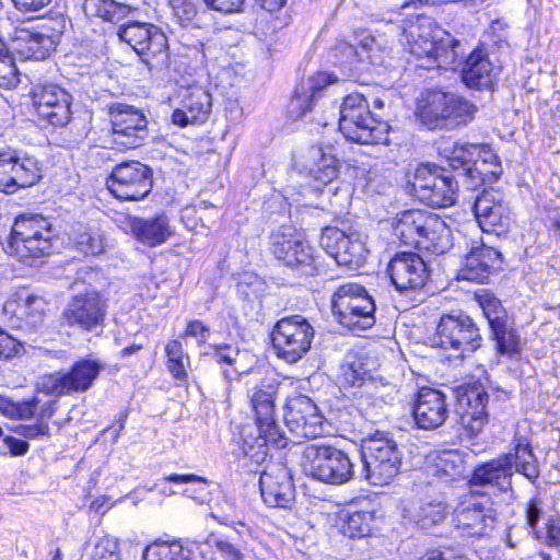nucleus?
<instances>
[{"instance_id":"obj_1","label":"nucleus","mask_w":560,"mask_h":560,"mask_svg":"<svg viewBox=\"0 0 560 560\" xmlns=\"http://www.w3.org/2000/svg\"><path fill=\"white\" fill-rule=\"evenodd\" d=\"M405 47L423 69H446L457 60L459 40L424 14L405 21L402 28Z\"/></svg>"},{"instance_id":"obj_2","label":"nucleus","mask_w":560,"mask_h":560,"mask_svg":"<svg viewBox=\"0 0 560 560\" xmlns=\"http://www.w3.org/2000/svg\"><path fill=\"white\" fill-rule=\"evenodd\" d=\"M393 234L400 246L427 255L442 256L453 246L450 225L442 217L422 209L400 211L394 218Z\"/></svg>"},{"instance_id":"obj_3","label":"nucleus","mask_w":560,"mask_h":560,"mask_svg":"<svg viewBox=\"0 0 560 560\" xmlns=\"http://www.w3.org/2000/svg\"><path fill=\"white\" fill-rule=\"evenodd\" d=\"M477 106L465 96L443 91L424 90L416 101L415 117L428 130H452L471 122Z\"/></svg>"},{"instance_id":"obj_4","label":"nucleus","mask_w":560,"mask_h":560,"mask_svg":"<svg viewBox=\"0 0 560 560\" xmlns=\"http://www.w3.org/2000/svg\"><path fill=\"white\" fill-rule=\"evenodd\" d=\"M514 472L522 474L530 480L538 477L537 462L525 438H516L508 454L476 467L470 483L506 492L512 489Z\"/></svg>"},{"instance_id":"obj_5","label":"nucleus","mask_w":560,"mask_h":560,"mask_svg":"<svg viewBox=\"0 0 560 560\" xmlns=\"http://www.w3.org/2000/svg\"><path fill=\"white\" fill-rule=\"evenodd\" d=\"M338 127L352 143L387 145L390 142L389 122L371 112L368 98L361 93H350L343 97Z\"/></svg>"},{"instance_id":"obj_6","label":"nucleus","mask_w":560,"mask_h":560,"mask_svg":"<svg viewBox=\"0 0 560 560\" xmlns=\"http://www.w3.org/2000/svg\"><path fill=\"white\" fill-rule=\"evenodd\" d=\"M58 238V232L46 217L21 214L11 226L8 249L21 261H34L52 255Z\"/></svg>"},{"instance_id":"obj_7","label":"nucleus","mask_w":560,"mask_h":560,"mask_svg":"<svg viewBox=\"0 0 560 560\" xmlns=\"http://www.w3.org/2000/svg\"><path fill=\"white\" fill-rule=\"evenodd\" d=\"M268 250L281 266L300 277H315L320 272L316 249L306 233L291 224L281 225L269 234Z\"/></svg>"},{"instance_id":"obj_8","label":"nucleus","mask_w":560,"mask_h":560,"mask_svg":"<svg viewBox=\"0 0 560 560\" xmlns=\"http://www.w3.org/2000/svg\"><path fill=\"white\" fill-rule=\"evenodd\" d=\"M275 394L276 386L269 384L256 390L252 398L255 428L249 433L252 441L247 440V457L257 465L266 460L270 445L283 448L288 444L275 420Z\"/></svg>"},{"instance_id":"obj_9","label":"nucleus","mask_w":560,"mask_h":560,"mask_svg":"<svg viewBox=\"0 0 560 560\" xmlns=\"http://www.w3.org/2000/svg\"><path fill=\"white\" fill-rule=\"evenodd\" d=\"M406 191L431 208H448L457 202L458 183L434 163H419L406 175Z\"/></svg>"},{"instance_id":"obj_10","label":"nucleus","mask_w":560,"mask_h":560,"mask_svg":"<svg viewBox=\"0 0 560 560\" xmlns=\"http://www.w3.org/2000/svg\"><path fill=\"white\" fill-rule=\"evenodd\" d=\"M330 307L337 323L349 330H365L375 324V302L358 282L337 287L331 294Z\"/></svg>"},{"instance_id":"obj_11","label":"nucleus","mask_w":560,"mask_h":560,"mask_svg":"<svg viewBox=\"0 0 560 560\" xmlns=\"http://www.w3.org/2000/svg\"><path fill=\"white\" fill-rule=\"evenodd\" d=\"M402 454L388 433L377 431L362 444L364 478L374 486L389 483L399 472Z\"/></svg>"},{"instance_id":"obj_12","label":"nucleus","mask_w":560,"mask_h":560,"mask_svg":"<svg viewBox=\"0 0 560 560\" xmlns=\"http://www.w3.org/2000/svg\"><path fill=\"white\" fill-rule=\"evenodd\" d=\"M300 465L305 475L325 483L342 485L353 477V464L349 456L328 445L305 446Z\"/></svg>"},{"instance_id":"obj_13","label":"nucleus","mask_w":560,"mask_h":560,"mask_svg":"<svg viewBox=\"0 0 560 560\" xmlns=\"http://www.w3.org/2000/svg\"><path fill=\"white\" fill-rule=\"evenodd\" d=\"M117 37L126 43L150 68L165 63L170 57L168 39L155 24L127 21L117 28Z\"/></svg>"},{"instance_id":"obj_14","label":"nucleus","mask_w":560,"mask_h":560,"mask_svg":"<svg viewBox=\"0 0 560 560\" xmlns=\"http://www.w3.org/2000/svg\"><path fill=\"white\" fill-rule=\"evenodd\" d=\"M483 341L481 329L474 318L459 312L441 315L427 345L442 350H479Z\"/></svg>"},{"instance_id":"obj_15","label":"nucleus","mask_w":560,"mask_h":560,"mask_svg":"<svg viewBox=\"0 0 560 560\" xmlns=\"http://www.w3.org/2000/svg\"><path fill=\"white\" fill-rule=\"evenodd\" d=\"M107 114L110 141L117 150L129 151L144 144L149 121L141 108L116 102L108 105Z\"/></svg>"},{"instance_id":"obj_16","label":"nucleus","mask_w":560,"mask_h":560,"mask_svg":"<svg viewBox=\"0 0 560 560\" xmlns=\"http://www.w3.org/2000/svg\"><path fill=\"white\" fill-rule=\"evenodd\" d=\"M105 185L119 201H141L153 189V172L138 160H125L112 168Z\"/></svg>"},{"instance_id":"obj_17","label":"nucleus","mask_w":560,"mask_h":560,"mask_svg":"<svg viewBox=\"0 0 560 560\" xmlns=\"http://www.w3.org/2000/svg\"><path fill=\"white\" fill-rule=\"evenodd\" d=\"M30 106L37 121L60 128L72 120V96L55 83L35 84L30 93Z\"/></svg>"},{"instance_id":"obj_18","label":"nucleus","mask_w":560,"mask_h":560,"mask_svg":"<svg viewBox=\"0 0 560 560\" xmlns=\"http://www.w3.org/2000/svg\"><path fill=\"white\" fill-rule=\"evenodd\" d=\"M459 424L469 436L478 435L488 422L486 410L489 396L478 381H469L455 387Z\"/></svg>"},{"instance_id":"obj_19","label":"nucleus","mask_w":560,"mask_h":560,"mask_svg":"<svg viewBox=\"0 0 560 560\" xmlns=\"http://www.w3.org/2000/svg\"><path fill=\"white\" fill-rule=\"evenodd\" d=\"M107 307V300L100 291H85L71 298L62 311V319L70 327L93 331L103 328Z\"/></svg>"},{"instance_id":"obj_20","label":"nucleus","mask_w":560,"mask_h":560,"mask_svg":"<svg viewBox=\"0 0 560 560\" xmlns=\"http://www.w3.org/2000/svg\"><path fill=\"white\" fill-rule=\"evenodd\" d=\"M61 33L49 23L34 27L18 26L13 31L12 45L22 59L44 60L54 52Z\"/></svg>"},{"instance_id":"obj_21","label":"nucleus","mask_w":560,"mask_h":560,"mask_svg":"<svg viewBox=\"0 0 560 560\" xmlns=\"http://www.w3.org/2000/svg\"><path fill=\"white\" fill-rule=\"evenodd\" d=\"M386 272L390 283L399 292L422 289L430 279L428 264L415 252L396 253L389 259Z\"/></svg>"},{"instance_id":"obj_22","label":"nucleus","mask_w":560,"mask_h":560,"mask_svg":"<svg viewBox=\"0 0 560 560\" xmlns=\"http://www.w3.org/2000/svg\"><path fill=\"white\" fill-rule=\"evenodd\" d=\"M261 499L270 508H289L294 500L291 474L282 463H272L259 474Z\"/></svg>"},{"instance_id":"obj_23","label":"nucleus","mask_w":560,"mask_h":560,"mask_svg":"<svg viewBox=\"0 0 560 560\" xmlns=\"http://www.w3.org/2000/svg\"><path fill=\"white\" fill-rule=\"evenodd\" d=\"M315 331L302 315H291L277 320L269 332L273 350H310Z\"/></svg>"},{"instance_id":"obj_24","label":"nucleus","mask_w":560,"mask_h":560,"mask_svg":"<svg viewBox=\"0 0 560 560\" xmlns=\"http://www.w3.org/2000/svg\"><path fill=\"white\" fill-rule=\"evenodd\" d=\"M212 96L201 85H190L180 93V106L173 109L171 124L179 128L205 124L211 114Z\"/></svg>"},{"instance_id":"obj_25","label":"nucleus","mask_w":560,"mask_h":560,"mask_svg":"<svg viewBox=\"0 0 560 560\" xmlns=\"http://www.w3.org/2000/svg\"><path fill=\"white\" fill-rule=\"evenodd\" d=\"M284 420L296 439H315L324 432L323 417L306 396H298L289 401Z\"/></svg>"},{"instance_id":"obj_26","label":"nucleus","mask_w":560,"mask_h":560,"mask_svg":"<svg viewBox=\"0 0 560 560\" xmlns=\"http://www.w3.org/2000/svg\"><path fill=\"white\" fill-rule=\"evenodd\" d=\"M45 301L31 292L26 287L15 288L3 303V314L12 327L23 328L33 326L44 316Z\"/></svg>"},{"instance_id":"obj_27","label":"nucleus","mask_w":560,"mask_h":560,"mask_svg":"<svg viewBox=\"0 0 560 560\" xmlns=\"http://www.w3.org/2000/svg\"><path fill=\"white\" fill-rule=\"evenodd\" d=\"M504 258L500 250L485 243L472 246L464 257L460 269L463 279L476 283H487L503 266Z\"/></svg>"},{"instance_id":"obj_28","label":"nucleus","mask_w":560,"mask_h":560,"mask_svg":"<svg viewBox=\"0 0 560 560\" xmlns=\"http://www.w3.org/2000/svg\"><path fill=\"white\" fill-rule=\"evenodd\" d=\"M500 70L501 67L490 60L487 49L482 45H478L465 59L462 80L470 89L492 90L498 81Z\"/></svg>"},{"instance_id":"obj_29","label":"nucleus","mask_w":560,"mask_h":560,"mask_svg":"<svg viewBox=\"0 0 560 560\" xmlns=\"http://www.w3.org/2000/svg\"><path fill=\"white\" fill-rule=\"evenodd\" d=\"M446 396L439 389L423 387L419 390L413 406L416 424L423 430H434L448 418Z\"/></svg>"},{"instance_id":"obj_30","label":"nucleus","mask_w":560,"mask_h":560,"mask_svg":"<svg viewBox=\"0 0 560 560\" xmlns=\"http://www.w3.org/2000/svg\"><path fill=\"white\" fill-rule=\"evenodd\" d=\"M498 513L488 497H471V499L457 511L458 526L467 530L470 536H483L497 523Z\"/></svg>"},{"instance_id":"obj_31","label":"nucleus","mask_w":560,"mask_h":560,"mask_svg":"<svg viewBox=\"0 0 560 560\" xmlns=\"http://www.w3.org/2000/svg\"><path fill=\"white\" fill-rule=\"evenodd\" d=\"M127 221L133 238L147 247H158L173 234L166 212H158L151 218L129 215Z\"/></svg>"},{"instance_id":"obj_32","label":"nucleus","mask_w":560,"mask_h":560,"mask_svg":"<svg viewBox=\"0 0 560 560\" xmlns=\"http://www.w3.org/2000/svg\"><path fill=\"white\" fill-rule=\"evenodd\" d=\"M475 214L479 226L486 233L505 236L512 229L514 219L510 207L502 200L478 198L475 202Z\"/></svg>"},{"instance_id":"obj_33","label":"nucleus","mask_w":560,"mask_h":560,"mask_svg":"<svg viewBox=\"0 0 560 560\" xmlns=\"http://www.w3.org/2000/svg\"><path fill=\"white\" fill-rule=\"evenodd\" d=\"M376 366L377 362L369 352H350L340 365L339 382L342 385L360 386L364 380L372 377L371 373Z\"/></svg>"},{"instance_id":"obj_34","label":"nucleus","mask_w":560,"mask_h":560,"mask_svg":"<svg viewBox=\"0 0 560 560\" xmlns=\"http://www.w3.org/2000/svg\"><path fill=\"white\" fill-rule=\"evenodd\" d=\"M434 475L445 480L466 477V454L458 450H444L433 458Z\"/></svg>"},{"instance_id":"obj_35","label":"nucleus","mask_w":560,"mask_h":560,"mask_svg":"<svg viewBox=\"0 0 560 560\" xmlns=\"http://www.w3.org/2000/svg\"><path fill=\"white\" fill-rule=\"evenodd\" d=\"M102 369V364L93 360L77 362L68 373H65L69 394L88 390Z\"/></svg>"},{"instance_id":"obj_36","label":"nucleus","mask_w":560,"mask_h":560,"mask_svg":"<svg viewBox=\"0 0 560 560\" xmlns=\"http://www.w3.org/2000/svg\"><path fill=\"white\" fill-rule=\"evenodd\" d=\"M314 189L322 190L339 175V161L331 154L319 152L312 165L305 167Z\"/></svg>"},{"instance_id":"obj_37","label":"nucleus","mask_w":560,"mask_h":560,"mask_svg":"<svg viewBox=\"0 0 560 560\" xmlns=\"http://www.w3.org/2000/svg\"><path fill=\"white\" fill-rule=\"evenodd\" d=\"M83 11L90 19L116 24L128 14V5L115 0H84Z\"/></svg>"},{"instance_id":"obj_38","label":"nucleus","mask_w":560,"mask_h":560,"mask_svg":"<svg viewBox=\"0 0 560 560\" xmlns=\"http://www.w3.org/2000/svg\"><path fill=\"white\" fill-rule=\"evenodd\" d=\"M73 247L85 257L97 256L106 250V238L98 230L91 226H79L73 234Z\"/></svg>"},{"instance_id":"obj_39","label":"nucleus","mask_w":560,"mask_h":560,"mask_svg":"<svg viewBox=\"0 0 560 560\" xmlns=\"http://www.w3.org/2000/svg\"><path fill=\"white\" fill-rule=\"evenodd\" d=\"M495 350H521L522 337L512 316L489 327Z\"/></svg>"},{"instance_id":"obj_40","label":"nucleus","mask_w":560,"mask_h":560,"mask_svg":"<svg viewBox=\"0 0 560 560\" xmlns=\"http://www.w3.org/2000/svg\"><path fill=\"white\" fill-rule=\"evenodd\" d=\"M143 560H194L192 551L180 541H155L143 552Z\"/></svg>"},{"instance_id":"obj_41","label":"nucleus","mask_w":560,"mask_h":560,"mask_svg":"<svg viewBox=\"0 0 560 560\" xmlns=\"http://www.w3.org/2000/svg\"><path fill=\"white\" fill-rule=\"evenodd\" d=\"M475 149L477 143L453 142L451 147L440 148V155L445 158L453 170L464 168L468 176L475 177V168L468 166L475 156Z\"/></svg>"},{"instance_id":"obj_42","label":"nucleus","mask_w":560,"mask_h":560,"mask_svg":"<svg viewBox=\"0 0 560 560\" xmlns=\"http://www.w3.org/2000/svg\"><path fill=\"white\" fill-rule=\"evenodd\" d=\"M472 299L482 310L489 327L510 316L501 300L489 289L476 290Z\"/></svg>"},{"instance_id":"obj_43","label":"nucleus","mask_w":560,"mask_h":560,"mask_svg":"<svg viewBox=\"0 0 560 560\" xmlns=\"http://www.w3.org/2000/svg\"><path fill=\"white\" fill-rule=\"evenodd\" d=\"M209 336V326L199 319H189L178 337L167 342L165 350H180L184 343L186 345L188 338H194L196 346L201 348L207 345Z\"/></svg>"},{"instance_id":"obj_44","label":"nucleus","mask_w":560,"mask_h":560,"mask_svg":"<svg viewBox=\"0 0 560 560\" xmlns=\"http://www.w3.org/2000/svg\"><path fill=\"white\" fill-rule=\"evenodd\" d=\"M20 72L8 44L0 38V88L13 90L20 84Z\"/></svg>"},{"instance_id":"obj_45","label":"nucleus","mask_w":560,"mask_h":560,"mask_svg":"<svg viewBox=\"0 0 560 560\" xmlns=\"http://www.w3.org/2000/svg\"><path fill=\"white\" fill-rule=\"evenodd\" d=\"M475 155L480 158L483 164H490L493 167L490 171L475 167V172L480 179V184H486L487 182H497L502 174V166L500 159L493 149L489 144H477V149H475Z\"/></svg>"},{"instance_id":"obj_46","label":"nucleus","mask_w":560,"mask_h":560,"mask_svg":"<svg viewBox=\"0 0 560 560\" xmlns=\"http://www.w3.org/2000/svg\"><path fill=\"white\" fill-rule=\"evenodd\" d=\"M16 191L21 188L31 187L42 178V166L33 158H20L16 154Z\"/></svg>"},{"instance_id":"obj_47","label":"nucleus","mask_w":560,"mask_h":560,"mask_svg":"<svg viewBox=\"0 0 560 560\" xmlns=\"http://www.w3.org/2000/svg\"><path fill=\"white\" fill-rule=\"evenodd\" d=\"M364 252L363 244L347 234V244H341L340 247H337L332 258L338 265L350 268L359 267L365 259Z\"/></svg>"},{"instance_id":"obj_48","label":"nucleus","mask_w":560,"mask_h":560,"mask_svg":"<svg viewBox=\"0 0 560 560\" xmlns=\"http://www.w3.org/2000/svg\"><path fill=\"white\" fill-rule=\"evenodd\" d=\"M16 152L0 151V191L13 194L16 191Z\"/></svg>"},{"instance_id":"obj_49","label":"nucleus","mask_w":560,"mask_h":560,"mask_svg":"<svg viewBox=\"0 0 560 560\" xmlns=\"http://www.w3.org/2000/svg\"><path fill=\"white\" fill-rule=\"evenodd\" d=\"M374 514L369 511H357L349 514L345 526L343 534L350 538L365 537L371 533Z\"/></svg>"},{"instance_id":"obj_50","label":"nucleus","mask_w":560,"mask_h":560,"mask_svg":"<svg viewBox=\"0 0 560 560\" xmlns=\"http://www.w3.org/2000/svg\"><path fill=\"white\" fill-rule=\"evenodd\" d=\"M163 480L173 483H190V487H186L183 490V494L192 498L194 500L199 501L200 503H203L206 500V495L202 492L206 490V487L208 486V480L205 479L203 477L196 476L192 474H172L165 476Z\"/></svg>"},{"instance_id":"obj_51","label":"nucleus","mask_w":560,"mask_h":560,"mask_svg":"<svg viewBox=\"0 0 560 560\" xmlns=\"http://www.w3.org/2000/svg\"><path fill=\"white\" fill-rule=\"evenodd\" d=\"M444 515L445 508L441 503H425L419 506L413 518L421 528L427 529L440 523Z\"/></svg>"},{"instance_id":"obj_52","label":"nucleus","mask_w":560,"mask_h":560,"mask_svg":"<svg viewBox=\"0 0 560 560\" xmlns=\"http://www.w3.org/2000/svg\"><path fill=\"white\" fill-rule=\"evenodd\" d=\"M36 389L50 396L70 395L67 388L65 373L43 375L36 382Z\"/></svg>"},{"instance_id":"obj_53","label":"nucleus","mask_w":560,"mask_h":560,"mask_svg":"<svg viewBox=\"0 0 560 560\" xmlns=\"http://www.w3.org/2000/svg\"><path fill=\"white\" fill-rule=\"evenodd\" d=\"M315 101V96L304 85H296L290 102L291 113L302 117L313 110Z\"/></svg>"},{"instance_id":"obj_54","label":"nucleus","mask_w":560,"mask_h":560,"mask_svg":"<svg viewBox=\"0 0 560 560\" xmlns=\"http://www.w3.org/2000/svg\"><path fill=\"white\" fill-rule=\"evenodd\" d=\"M347 244V234L336 226H325L319 236L320 247L330 256L336 253L337 247Z\"/></svg>"},{"instance_id":"obj_55","label":"nucleus","mask_w":560,"mask_h":560,"mask_svg":"<svg viewBox=\"0 0 560 560\" xmlns=\"http://www.w3.org/2000/svg\"><path fill=\"white\" fill-rule=\"evenodd\" d=\"M91 560H120L117 541L108 536L98 539L92 550Z\"/></svg>"},{"instance_id":"obj_56","label":"nucleus","mask_w":560,"mask_h":560,"mask_svg":"<svg viewBox=\"0 0 560 560\" xmlns=\"http://www.w3.org/2000/svg\"><path fill=\"white\" fill-rule=\"evenodd\" d=\"M167 369L171 374L178 381L187 377V369L189 368V357L185 352H167Z\"/></svg>"},{"instance_id":"obj_57","label":"nucleus","mask_w":560,"mask_h":560,"mask_svg":"<svg viewBox=\"0 0 560 560\" xmlns=\"http://www.w3.org/2000/svg\"><path fill=\"white\" fill-rule=\"evenodd\" d=\"M338 81V77L332 72L317 71L308 78V92L317 100L323 92L331 84Z\"/></svg>"},{"instance_id":"obj_58","label":"nucleus","mask_w":560,"mask_h":560,"mask_svg":"<svg viewBox=\"0 0 560 560\" xmlns=\"http://www.w3.org/2000/svg\"><path fill=\"white\" fill-rule=\"evenodd\" d=\"M205 546L215 549L225 560H242V553L231 544L210 535L203 542Z\"/></svg>"},{"instance_id":"obj_59","label":"nucleus","mask_w":560,"mask_h":560,"mask_svg":"<svg viewBox=\"0 0 560 560\" xmlns=\"http://www.w3.org/2000/svg\"><path fill=\"white\" fill-rule=\"evenodd\" d=\"M174 16L183 26L189 25L197 15L196 5L189 0H178L174 4Z\"/></svg>"},{"instance_id":"obj_60","label":"nucleus","mask_w":560,"mask_h":560,"mask_svg":"<svg viewBox=\"0 0 560 560\" xmlns=\"http://www.w3.org/2000/svg\"><path fill=\"white\" fill-rule=\"evenodd\" d=\"M206 5L214 11L233 13L242 11L244 0H203Z\"/></svg>"},{"instance_id":"obj_61","label":"nucleus","mask_w":560,"mask_h":560,"mask_svg":"<svg viewBox=\"0 0 560 560\" xmlns=\"http://www.w3.org/2000/svg\"><path fill=\"white\" fill-rule=\"evenodd\" d=\"M16 433L26 439H36L38 436L49 435V425L45 421H39L34 425H21Z\"/></svg>"},{"instance_id":"obj_62","label":"nucleus","mask_w":560,"mask_h":560,"mask_svg":"<svg viewBox=\"0 0 560 560\" xmlns=\"http://www.w3.org/2000/svg\"><path fill=\"white\" fill-rule=\"evenodd\" d=\"M546 544L548 546H560V517H551L547 523Z\"/></svg>"},{"instance_id":"obj_63","label":"nucleus","mask_w":560,"mask_h":560,"mask_svg":"<svg viewBox=\"0 0 560 560\" xmlns=\"http://www.w3.org/2000/svg\"><path fill=\"white\" fill-rule=\"evenodd\" d=\"M52 0H12L21 12H37L50 4Z\"/></svg>"},{"instance_id":"obj_64","label":"nucleus","mask_w":560,"mask_h":560,"mask_svg":"<svg viewBox=\"0 0 560 560\" xmlns=\"http://www.w3.org/2000/svg\"><path fill=\"white\" fill-rule=\"evenodd\" d=\"M39 404V399L37 397H34L30 400H25L22 402H16L18 405V412L16 418L18 419H28L33 416H36V410Z\"/></svg>"}]
</instances>
